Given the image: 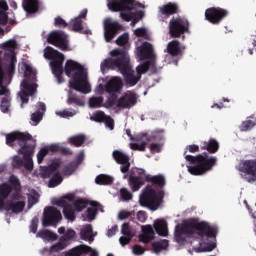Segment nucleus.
Here are the masks:
<instances>
[{
  "label": "nucleus",
  "instance_id": "nucleus-1",
  "mask_svg": "<svg viewBox=\"0 0 256 256\" xmlns=\"http://www.w3.org/2000/svg\"><path fill=\"white\" fill-rule=\"evenodd\" d=\"M217 233L219 228L215 225H210L207 221H199L197 218H190L182 224H177L174 231V241L179 245H185L187 237L198 235L199 252L209 253L217 248Z\"/></svg>",
  "mask_w": 256,
  "mask_h": 256
},
{
  "label": "nucleus",
  "instance_id": "nucleus-2",
  "mask_svg": "<svg viewBox=\"0 0 256 256\" xmlns=\"http://www.w3.org/2000/svg\"><path fill=\"white\" fill-rule=\"evenodd\" d=\"M111 58H107L101 63V70L105 69H118L121 75L124 77L125 84L128 87H135L139 81H141V75L147 73L150 68H154L155 64L153 61H145L144 63L138 65L135 70L131 66V59L127 51L122 49H114L110 52Z\"/></svg>",
  "mask_w": 256,
  "mask_h": 256
},
{
  "label": "nucleus",
  "instance_id": "nucleus-3",
  "mask_svg": "<svg viewBox=\"0 0 256 256\" xmlns=\"http://www.w3.org/2000/svg\"><path fill=\"white\" fill-rule=\"evenodd\" d=\"M187 151L189 153H199V145H188L184 151V159L192 165L187 166L190 175H205V173L212 171L215 165H217V157L209 156L207 152L193 156L187 154Z\"/></svg>",
  "mask_w": 256,
  "mask_h": 256
},
{
  "label": "nucleus",
  "instance_id": "nucleus-4",
  "mask_svg": "<svg viewBox=\"0 0 256 256\" xmlns=\"http://www.w3.org/2000/svg\"><path fill=\"white\" fill-rule=\"evenodd\" d=\"M64 72L67 77H71V73H74L72 79L69 81L70 89L84 94L91 93V85L89 81H87V72H85L83 66L78 62H75V60H67Z\"/></svg>",
  "mask_w": 256,
  "mask_h": 256
},
{
  "label": "nucleus",
  "instance_id": "nucleus-5",
  "mask_svg": "<svg viewBox=\"0 0 256 256\" xmlns=\"http://www.w3.org/2000/svg\"><path fill=\"white\" fill-rule=\"evenodd\" d=\"M17 45V40L15 39H10L2 44L5 61L2 71L4 75H7L9 79L8 83H11L13 75H15V65H17V53H15V50L17 49Z\"/></svg>",
  "mask_w": 256,
  "mask_h": 256
},
{
  "label": "nucleus",
  "instance_id": "nucleus-6",
  "mask_svg": "<svg viewBox=\"0 0 256 256\" xmlns=\"http://www.w3.org/2000/svg\"><path fill=\"white\" fill-rule=\"evenodd\" d=\"M44 57L50 60L52 73L56 77L57 82L63 83V63L65 62V55L53 47L48 46L44 49Z\"/></svg>",
  "mask_w": 256,
  "mask_h": 256
},
{
  "label": "nucleus",
  "instance_id": "nucleus-7",
  "mask_svg": "<svg viewBox=\"0 0 256 256\" xmlns=\"http://www.w3.org/2000/svg\"><path fill=\"white\" fill-rule=\"evenodd\" d=\"M107 7L110 11L117 13L120 11V17L124 21H132L133 17H137V12H123L133 11L137 7L135 0H107Z\"/></svg>",
  "mask_w": 256,
  "mask_h": 256
},
{
  "label": "nucleus",
  "instance_id": "nucleus-8",
  "mask_svg": "<svg viewBox=\"0 0 256 256\" xmlns=\"http://www.w3.org/2000/svg\"><path fill=\"white\" fill-rule=\"evenodd\" d=\"M3 52L0 51V97H3L0 102V111L2 113H8L11 107V91L7 87L10 85L9 77L3 72V63H1V55Z\"/></svg>",
  "mask_w": 256,
  "mask_h": 256
},
{
  "label": "nucleus",
  "instance_id": "nucleus-9",
  "mask_svg": "<svg viewBox=\"0 0 256 256\" xmlns=\"http://www.w3.org/2000/svg\"><path fill=\"white\" fill-rule=\"evenodd\" d=\"M162 199L163 196L159 197V195H157V191L148 185L140 195L139 203L141 207H148L151 211H157V209H159V205H161Z\"/></svg>",
  "mask_w": 256,
  "mask_h": 256
},
{
  "label": "nucleus",
  "instance_id": "nucleus-10",
  "mask_svg": "<svg viewBox=\"0 0 256 256\" xmlns=\"http://www.w3.org/2000/svg\"><path fill=\"white\" fill-rule=\"evenodd\" d=\"M170 37L179 38L184 33H189V20L182 17H173L169 22Z\"/></svg>",
  "mask_w": 256,
  "mask_h": 256
},
{
  "label": "nucleus",
  "instance_id": "nucleus-11",
  "mask_svg": "<svg viewBox=\"0 0 256 256\" xmlns=\"http://www.w3.org/2000/svg\"><path fill=\"white\" fill-rule=\"evenodd\" d=\"M15 141H18L21 149L22 147H29L31 141L36 140L33 139V136L27 132L15 131L6 134V145H8V147H15Z\"/></svg>",
  "mask_w": 256,
  "mask_h": 256
},
{
  "label": "nucleus",
  "instance_id": "nucleus-12",
  "mask_svg": "<svg viewBox=\"0 0 256 256\" xmlns=\"http://www.w3.org/2000/svg\"><path fill=\"white\" fill-rule=\"evenodd\" d=\"M122 90L123 79H121V77H113L107 82L105 86V91L106 93H109V95H111L108 100L110 107H113V105H115V101H117V93H121Z\"/></svg>",
  "mask_w": 256,
  "mask_h": 256
},
{
  "label": "nucleus",
  "instance_id": "nucleus-13",
  "mask_svg": "<svg viewBox=\"0 0 256 256\" xmlns=\"http://www.w3.org/2000/svg\"><path fill=\"white\" fill-rule=\"evenodd\" d=\"M227 17H229V10L221 7H210L205 10V19L212 25H219Z\"/></svg>",
  "mask_w": 256,
  "mask_h": 256
},
{
  "label": "nucleus",
  "instance_id": "nucleus-14",
  "mask_svg": "<svg viewBox=\"0 0 256 256\" xmlns=\"http://www.w3.org/2000/svg\"><path fill=\"white\" fill-rule=\"evenodd\" d=\"M63 219V215H61V211L53 206L46 207L44 209V217L42 225L44 227H55L57 223Z\"/></svg>",
  "mask_w": 256,
  "mask_h": 256
},
{
  "label": "nucleus",
  "instance_id": "nucleus-15",
  "mask_svg": "<svg viewBox=\"0 0 256 256\" xmlns=\"http://www.w3.org/2000/svg\"><path fill=\"white\" fill-rule=\"evenodd\" d=\"M35 147H37V141H31L29 146H22L19 149V153L23 155V165L26 171H33V155H35Z\"/></svg>",
  "mask_w": 256,
  "mask_h": 256
},
{
  "label": "nucleus",
  "instance_id": "nucleus-16",
  "mask_svg": "<svg viewBox=\"0 0 256 256\" xmlns=\"http://www.w3.org/2000/svg\"><path fill=\"white\" fill-rule=\"evenodd\" d=\"M47 41L50 45H54V47H58V49H61V51H67L69 47V44L67 42V35L59 30L52 31L48 35Z\"/></svg>",
  "mask_w": 256,
  "mask_h": 256
},
{
  "label": "nucleus",
  "instance_id": "nucleus-17",
  "mask_svg": "<svg viewBox=\"0 0 256 256\" xmlns=\"http://www.w3.org/2000/svg\"><path fill=\"white\" fill-rule=\"evenodd\" d=\"M123 26L117 21L105 20L104 21V39L106 43H111Z\"/></svg>",
  "mask_w": 256,
  "mask_h": 256
},
{
  "label": "nucleus",
  "instance_id": "nucleus-18",
  "mask_svg": "<svg viewBox=\"0 0 256 256\" xmlns=\"http://www.w3.org/2000/svg\"><path fill=\"white\" fill-rule=\"evenodd\" d=\"M240 171L248 183L256 181V160H245L240 164Z\"/></svg>",
  "mask_w": 256,
  "mask_h": 256
},
{
  "label": "nucleus",
  "instance_id": "nucleus-19",
  "mask_svg": "<svg viewBox=\"0 0 256 256\" xmlns=\"http://www.w3.org/2000/svg\"><path fill=\"white\" fill-rule=\"evenodd\" d=\"M137 57L140 59V61H146V59H149L147 61H152L154 67H151L150 69H155V51L153 50V45H151V43H142L137 48Z\"/></svg>",
  "mask_w": 256,
  "mask_h": 256
},
{
  "label": "nucleus",
  "instance_id": "nucleus-20",
  "mask_svg": "<svg viewBox=\"0 0 256 256\" xmlns=\"http://www.w3.org/2000/svg\"><path fill=\"white\" fill-rule=\"evenodd\" d=\"M112 157L118 165H121V173H129V169H131V158L129 157V155L125 154L121 150H114L112 152Z\"/></svg>",
  "mask_w": 256,
  "mask_h": 256
},
{
  "label": "nucleus",
  "instance_id": "nucleus-21",
  "mask_svg": "<svg viewBox=\"0 0 256 256\" xmlns=\"http://www.w3.org/2000/svg\"><path fill=\"white\" fill-rule=\"evenodd\" d=\"M137 105V94L135 92H125L117 101L119 109H131Z\"/></svg>",
  "mask_w": 256,
  "mask_h": 256
},
{
  "label": "nucleus",
  "instance_id": "nucleus-22",
  "mask_svg": "<svg viewBox=\"0 0 256 256\" xmlns=\"http://www.w3.org/2000/svg\"><path fill=\"white\" fill-rule=\"evenodd\" d=\"M177 13H179V4L169 2L159 8L158 19L160 21H165V19H169L171 15H177Z\"/></svg>",
  "mask_w": 256,
  "mask_h": 256
},
{
  "label": "nucleus",
  "instance_id": "nucleus-23",
  "mask_svg": "<svg viewBox=\"0 0 256 256\" xmlns=\"http://www.w3.org/2000/svg\"><path fill=\"white\" fill-rule=\"evenodd\" d=\"M23 89L19 92V97L21 99L22 105L23 103H29V97H33L37 92V85L29 84V81L23 80L21 83Z\"/></svg>",
  "mask_w": 256,
  "mask_h": 256
},
{
  "label": "nucleus",
  "instance_id": "nucleus-24",
  "mask_svg": "<svg viewBox=\"0 0 256 256\" xmlns=\"http://www.w3.org/2000/svg\"><path fill=\"white\" fill-rule=\"evenodd\" d=\"M121 233L124 236H121L119 238V243L122 245V247H125V245H129L131 243V240L133 239L134 235L131 231V226H129V223L122 224L121 227Z\"/></svg>",
  "mask_w": 256,
  "mask_h": 256
},
{
  "label": "nucleus",
  "instance_id": "nucleus-25",
  "mask_svg": "<svg viewBox=\"0 0 256 256\" xmlns=\"http://www.w3.org/2000/svg\"><path fill=\"white\" fill-rule=\"evenodd\" d=\"M142 234L138 236V239L140 243H151L153 239H155V230L153 229V226L146 225L142 226Z\"/></svg>",
  "mask_w": 256,
  "mask_h": 256
},
{
  "label": "nucleus",
  "instance_id": "nucleus-26",
  "mask_svg": "<svg viewBox=\"0 0 256 256\" xmlns=\"http://www.w3.org/2000/svg\"><path fill=\"white\" fill-rule=\"evenodd\" d=\"M59 235H62L60 237V241H63L66 244H70L71 241H73L77 235V232L75 230L68 228L66 229L64 226L58 228Z\"/></svg>",
  "mask_w": 256,
  "mask_h": 256
},
{
  "label": "nucleus",
  "instance_id": "nucleus-27",
  "mask_svg": "<svg viewBox=\"0 0 256 256\" xmlns=\"http://www.w3.org/2000/svg\"><path fill=\"white\" fill-rule=\"evenodd\" d=\"M145 180L147 183H151L152 185L158 187L159 189H163L167 185V180L163 174L151 176L150 174L145 175Z\"/></svg>",
  "mask_w": 256,
  "mask_h": 256
},
{
  "label": "nucleus",
  "instance_id": "nucleus-28",
  "mask_svg": "<svg viewBox=\"0 0 256 256\" xmlns=\"http://www.w3.org/2000/svg\"><path fill=\"white\" fill-rule=\"evenodd\" d=\"M12 192L13 187L11 185L5 182L0 184V209L5 207V199H7Z\"/></svg>",
  "mask_w": 256,
  "mask_h": 256
},
{
  "label": "nucleus",
  "instance_id": "nucleus-29",
  "mask_svg": "<svg viewBox=\"0 0 256 256\" xmlns=\"http://www.w3.org/2000/svg\"><path fill=\"white\" fill-rule=\"evenodd\" d=\"M201 149L213 155L219 151V142L215 138H210L209 141L203 142Z\"/></svg>",
  "mask_w": 256,
  "mask_h": 256
},
{
  "label": "nucleus",
  "instance_id": "nucleus-30",
  "mask_svg": "<svg viewBox=\"0 0 256 256\" xmlns=\"http://www.w3.org/2000/svg\"><path fill=\"white\" fill-rule=\"evenodd\" d=\"M91 251V246L88 245H78L69 251L65 252V256H81L87 255Z\"/></svg>",
  "mask_w": 256,
  "mask_h": 256
},
{
  "label": "nucleus",
  "instance_id": "nucleus-31",
  "mask_svg": "<svg viewBox=\"0 0 256 256\" xmlns=\"http://www.w3.org/2000/svg\"><path fill=\"white\" fill-rule=\"evenodd\" d=\"M128 183L130 186V189L135 192L139 191L141 187L145 185V179L141 176H129Z\"/></svg>",
  "mask_w": 256,
  "mask_h": 256
},
{
  "label": "nucleus",
  "instance_id": "nucleus-32",
  "mask_svg": "<svg viewBox=\"0 0 256 256\" xmlns=\"http://www.w3.org/2000/svg\"><path fill=\"white\" fill-rule=\"evenodd\" d=\"M6 211H12V213H22L23 209H25V201H17L13 202L10 200L6 203L5 206Z\"/></svg>",
  "mask_w": 256,
  "mask_h": 256
},
{
  "label": "nucleus",
  "instance_id": "nucleus-33",
  "mask_svg": "<svg viewBox=\"0 0 256 256\" xmlns=\"http://www.w3.org/2000/svg\"><path fill=\"white\" fill-rule=\"evenodd\" d=\"M59 164L58 163H52L47 167H44L41 171V177L42 179H50V177H53L55 173H58L59 171Z\"/></svg>",
  "mask_w": 256,
  "mask_h": 256
},
{
  "label": "nucleus",
  "instance_id": "nucleus-34",
  "mask_svg": "<svg viewBox=\"0 0 256 256\" xmlns=\"http://www.w3.org/2000/svg\"><path fill=\"white\" fill-rule=\"evenodd\" d=\"M67 104L68 105H77L78 107H84L85 106V99L79 95H77L73 91L68 92V98H67Z\"/></svg>",
  "mask_w": 256,
  "mask_h": 256
},
{
  "label": "nucleus",
  "instance_id": "nucleus-35",
  "mask_svg": "<svg viewBox=\"0 0 256 256\" xmlns=\"http://www.w3.org/2000/svg\"><path fill=\"white\" fill-rule=\"evenodd\" d=\"M23 8L26 13L33 15L39 11V0H23Z\"/></svg>",
  "mask_w": 256,
  "mask_h": 256
},
{
  "label": "nucleus",
  "instance_id": "nucleus-36",
  "mask_svg": "<svg viewBox=\"0 0 256 256\" xmlns=\"http://www.w3.org/2000/svg\"><path fill=\"white\" fill-rule=\"evenodd\" d=\"M154 229L161 237H167L169 230L167 228V221L164 219L156 220L154 222Z\"/></svg>",
  "mask_w": 256,
  "mask_h": 256
},
{
  "label": "nucleus",
  "instance_id": "nucleus-37",
  "mask_svg": "<svg viewBox=\"0 0 256 256\" xmlns=\"http://www.w3.org/2000/svg\"><path fill=\"white\" fill-rule=\"evenodd\" d=\"M167 51L172 57L181 55V43L178 40H172L167 45Z\"/></svg>",
  "mask_w": 256,
  "mask_h": 256
},
{
  "label": "nucleus",
  "instance_id": "nucleus-38",
  "mask_svg": "<svg viewBox=\"0 0 256 256\" xmlns=\"http://www.w3.org/2000/svg\"><path fill=\"white\" fill-rule=\"evenodd\" d=\"M68 29L74 31L75 33H81L83 31V20L79 18H74L68 24Z\"/></svg>",
  "mask_w": 256,
  "mask_h": 256
},
{
  "label": "nucleus",
  "instance_id": "nucleus-39",
  "mask_svg": "<svg viewBox=\"0 0 256 256\" xmlns=\"http://www.w3.org/2000/svg\"><path fill=\"white\" fill-rule=\"evenodd\" d=\"M63 183V176L61 173H55L52 177H50L48 181V187L53 189L55 187H59Z\"/></svg>",
  "mask_w": 256,
  "mask_h": 256
},
{
  "label": "nucleus",
  "instance_id": "nucleus-40",
  "mask_svg": "<svg viewBox=\"0 0 256 256\" xmlns=\"http://www.w3.org/2000/svg\"><path fill=\"white\" fill-rule=\"evenodd\" d=\"M70 145H74V147H82L85 141H87V137L84 134L72 136L68 139Z\"/></svg>",
  "mask_w": 256,
  "mask_h": 256
},
{
  "label": "nucleus",
  "instance_id": "nucleus-41",
  "mask_svg": "<svg viewBox=\"0 0 256 256\" xmlns=\"http://www.w3.org/2000/svg\"><path fill=\"white\" fill-rule=\"evenodd\" d=\"M169 247V240H160L152 243V249L154 253H161V251H165Z\"/></svg>",
  "mask_w": 256,
  "mask_h": 256
},
{
  "label": "nucleus",
  "instance_id": "nucleus-42",
  "mask_svg": "<svg viewBox=\"0 0 256 256\" xmlns=\"http://www.w3.org/2000/svg\"><path fill=\"white\" fill-rule=\"evenodd\" d=\"M37 237H40V239H46L47 241H57V234L51 230H40L37 233Z\"/></svg>",
  "mask_w": 256,
  "mask_h": 256
},
{
  "label": "nucleus",
  "instance_id": "nucleus-43",
  "mask_svg": "<svg viewBox=\"0 0 256 256\" xmlns=\"http://www.w3.org/2000/svg\"><path fill=\"white\" fill-rule=\"evenodd\" d=\"M9 22V15L5 10H0V39L5 36V29L2 27H5L7 23Z\"/></svg>",
  "mask_w": 256,
  "mask_h": 256
},
{
  "label": "nucleus",
  "instance_id": "nucleus-44",
  "mask_svg": "<svg viewBox=\"0 0 256 256\" xmlns=\"http://www.w3.org/2000/svg\"><path fill=\"white\" fill-rule=\"evenodd\" d=\"M96 185H113V177L106 175V174H100L95 178Z\"/></svg>",
  "mask_w": 256,
  "mask_h": 256
},
{
  "label": "nucleus",
  "instance_id": "nucleus-45",
  "mask_svg": "<svg viewBox=\"0 0 256 256\" xmlns=\"http://www.w3.org/2000/svg\"><path fill=\"white\" fill-rule=\"evenodd\" d=\"M90 109H99L103 107V96L91 97L88 101Z\"/></svg>",
  "mask_w": 256,
  "mask_h": 256
},
{
  "label": "nucleus",
  "instance_id": "nucleus-46",
  "mask_svg": "<svg viewBox=\"0 0 256 256\" xmlns=\"http://www.w3.org/2000/svg\"><path fill=\"white\" fill-rule=\"evenodd\" d=\"M63 215H64L65 219H68V221H75V219H76L75 209H73V206H71V205L64 207Z\"/></svg>",
  "mask_w": 256,
  "mask_h": 256
},
{
  "label": "nucleus",
  "instance_id": "nucleus-47",
  "mask_svg": "<svg viewBox=\"0 0 256 256\" xmlns=\"http://www.w3.org/2000/svg\"><path fill=\"white\" fill-rule=\"evenodd\" d=\"M91 235H93V226H91V224H88L84 230H81L80 237L84 241H87V239H91Z\"/></svg>",
  "mask_w": 256,
  "mask_h": 256
},
{
  "label": "nucleus",
  "instance_id": "nucleus-48",
  "mask_svg": "<svg viewBox=\"0 0 256 256\" xmlns=\"http://www.w3.org/2000/svg\"><path fill=\"white\" fill-rule=\"evenodd\" d=\"M10 185L14 187L15 191H21V181L15 174H11L8 179Z\"/></svg>",
  "mask_w": 256,
  "mask_h": 256
},
{
  "label": "nucleus",
  "instance_id": "nucleus-49",
  "mask_svg": "<svg viewBox=\"0 0 256 256\" xmlns=\"http://www.w3.org/2000/svg\"><path fill=\"white\" fill-rule=\"evenodd\" d=\"M90 119L96 123H104L105 119H107V115L103 111H97L90 117Z\"/></svg>",
  "mask_w": 256,
  "mask_h": 256
},
{
  "label": "nucleus",
  "instance_id": "nucleus-50",
  "mask_svg": "<svg viewBox=\"0 0 256 256\" xmlns=\"http://www.w3.org/2000/svg\"><path fill=\"white\" fill-rule=\"evenodd\" d=\"M68 244H66L64 241H61V238H59V241L52 245L50 248L51 253H59V251H63V249H66Z\"/></svg>",
  "mask_w": 256,
  "mask_h": 256
},
{
  "label": "nucleus",
  "instance_id": "nucleus-51",
  "mask_svg": "<svg viewBox=\"0 0 256 256\" xmlns=\"http://www.w3.org/2000/svg\"><path fill=\"white\" fill-rule=\"evenodd\" d=\"M73 207L76 211H78V213H81V211H83V209L87 208V201H85L83 199L76 200L73 203Z\"/></svg>",
  "mask_w": 256,
  "mask_h": 256
},
{
  "label": "nucleus",
  "instance_id": "nucleus-52",
  "mask_svg": "<svg viewBox=\"0 0 256 256\" xmlns=\"http://www.w3.org/2000/svg\"><path fill=\"white\" fill-rule=\"evenodd\" d=\"M49 155V149L47 147L41 148L37 154L38 164L41 165L43 163V159Z\"/></svg>",
  "mask_w": 256,
  "mask_h": 256
},
{
  "label": "nucleus",
  "instance_id": "nucleus-53",
  "mask_svg": "<svg viewBox=\"0 0 256 256\" xmlns=\"http://www.w3.org/2000/svg\"><path fill=\"white\" fill-rule=\"evenodd\" d=\"M120 196L124 201H131L133 199V194L127 188L120 189Z\"/></svg>",
  "mask_w": 256,
  "mask_h": 256
},
{
  "label": "nucleus",
  "instance_id": "nucleus-54",
  "mask_svg": "<svg viewBox=\"0 0 256 256\" xmlns=\"http://www.w3.org/2000/svg\"><path fill=\"white\" fill-rule=\"evenodd\" d=\"M127 43H129V34L127 33L122 34L116 39V44H118L120 47L127 45Z\"/></svg>",
  "mask_w": 256,
  "mask_h": 256
},
{
  "label": "nucleus",
  "instance_id": "nucleus-55",
  "mask_svg": "<svg viewBox=\"0 0 256 256\" xmlns=\"http://www.w3.org/2000/svg\"><path fill=\"white\" fill-rule=\"evenodd\" d=\"M129 217H135V212L134 211L129 212L127 210H122L118 214V219H120V221H125V219H129Z\"/></svg>",
  "mask_w": 256,
  "mask_h": 256
},
{
  "label": "nucleus",
  "instance_id": "nucleus-56",
  "mask_svg": "<svg viewBox=\"0 0 256 256\" xmlns=\"http://www.w3.org/2000/svg\"><path fill=\"white\" fill-rule=\"evenodd\" d=\"M54 25H55L56 27H60V28H62V29H66V27L69 28V23H67V22L65 21V19L61 18V16H58V17L55 18V20H54Z\"/></svg>",
  "mask_w": 256,
  "mask_h": 256
},
{
  "label": "nucleus",
  "instance_id": "nucleus-57",
  "mask_svg": "<svg viewBox=\"0 0 256 256\" xmlns=\"http://www.w3.org/2000/svg\"><path fill=\"white\" fill-rule=\"evenodd\" d=\"M252 127H255V122L253 120H246L242 122L240 130L241 131H250Z\"/></svg>",
  "mask_w": 256,
  "mask_h": 256
},
{
  "label": "nucleus",
  "instance_id": "nucleus-58",
  "mask_svg": "<svg viewBox=\"0 0 256 256\" xmlns=\"http://www.w3.org/2000/svg\"><path fill=\"white\" fill-rule=\"evenodd\" d=\"M39 203V194L34 193L28 197V206L33 207V205Z\"/></svg>",
  "mask_w": 256,
  "mask_h": 256
},
{
  "label": "nucleus",
  "instance_id": "nucleus-59",
  "mask_svg": "<svg viewBox=\"0 0 256 256\" xmlns=\"http://www.w3.org/2000/svg\"><path fill=\"white\" fill-rule=\"evenodd\" d=\"M12 167H14V169H21V167H23V159L19 156H15L12 161Z\"/></svg>",
  "mask_w": 256,
  "mask_h": 256
},
{
  "label": "nucleus",
  "instance_id": "nucleus-60",
  "mask_svg": "<svg viewBox=\"0 0 256 256\" xmlns=\"http://www.w3.org/2000/svg\"><path fill=\"white\" fill-rule=\"evenodd\" d=\"M104 123L105 126L108 127V129H110L111 131L115 129V120H113L111 116H106V118L104 119Z\"/></svg>",
  "mask_w": 256,
  "mask_h": 256
},
{
  "label": "nucleus",
  "instance_id": "nucleus-61",
  "mask_svg": "<svg viewBox=\"0 0 256 256\" xmlns=\"http://www.w3.org/2000/svg\"><path fill=\"white\" fill-rule=\"evenodd\" d=\"M62 173L63 175H73V173H75V166L73 164H69L68 166H65L62 169Z\"/></svg>",
  "mask_w": 256,
  "mask_h": 256
},
{
  "label": "nucleus",
  "instance_id": "nucleus-62",
  "mask_svg": "<svg viewBox=\"0 0 256 256\" xmlns=\"http://www.w3.org/2000/svg\"><path fill=\"white\" fill-rule=\"evenodd\" d=\"M41 119H43V113H41V111H36L31 115V121H33V123L37 124L41 121Z\"/></svg>",
  "mask_w": 256,
  "mask_h": 256
},
{
  "label": "nucleus",
  "instance_id": "nucleus-63",
  "mask_svg": "<svg viewBox=\"0 0 256 256\" xmlns=\"http://www.w3.org/2000/svg\"><path fill=\"white\" fill-rule=\"evenodd\" d=\"M134 35L136 37H143L144 39H147V30L145 28H138L134 31Z\"/></svg>",
  "mask_w": 256,
  "mask_h": 256
},
{
  "label": "nucleus",
  "instance_id": "nucleus-64",
  "mask_svg": "<svg viewBox=\"0 0 256 256\" xmlns=\"http://www.w3.org/2000/svg\"><path fill=\"white\" fill-rule=\"evenodd\" d=\"M132 252L134 255H143V253H145V248H143L141 245H134L132 247Z\"/></svg>",
  "mask_w": 256,
  "mask_h": 256
}]
</instances>
